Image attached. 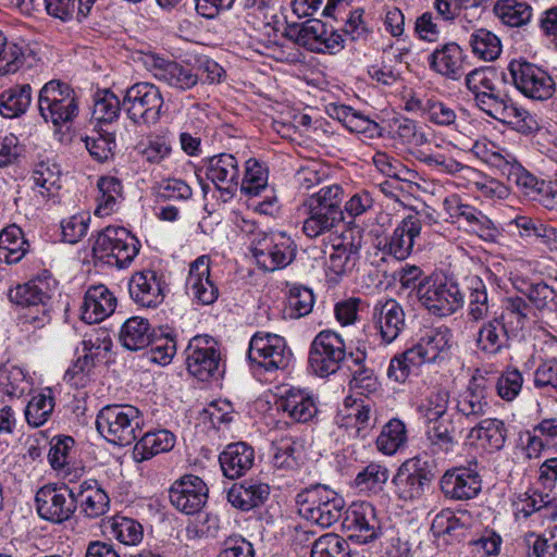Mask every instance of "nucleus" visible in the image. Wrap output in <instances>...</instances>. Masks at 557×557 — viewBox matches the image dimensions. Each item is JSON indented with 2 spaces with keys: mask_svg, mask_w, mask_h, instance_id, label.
Returning a JSON list of instances; mask_svg holds the SVG:
<instances>
[{
  "mask_svg": "<svg viewBox=\"0 0 557 557\" xmlns=\"http://www.w3.org/2000/svg\"><path fill=\"white\" fill-rule=\"evenodd\" d=\"M143 417L132 405H107L97 414L96 429L109 442L119 446L133 444L141 434Z\"/></svg>",
  "mask_w": 557,
  "mask_h": 557,
  "instance_id": "obj_1",
  "label": "nucleus"
},
{
  "mask_svg": "<svg viewBox=\"0 0 557 557\" xmlns=\"http://www.w3.org/2000/svg\"><path fill=\"white\" fill-rule=\"evenodd\" d=\"M311 557H350L349 544L337 534H324L313 542Z\"/></svg>",
  "mask_w": 557,
  "mask_h": 557,
  "instance_id": "obj_53",
  "label": "nucleus"
},
{
  "mask_svg": "<svg viewBox=\"0 0 557 557\" xmlns=\"http://www.w3.org/2000/svg\"><path fill=\"white\" fill-rule=\"evenodd\" d=\"M346 358V345L333 331L320 332L311 343L309 366L314 374L326 377L335 373Z\"/></svg>",
  "mask_w": 557,
  "mask_h": 557,
  "instance_id": "obj_10",
  "label": "nucleus"
},
{
  "mask_svg": "<svg viewBox=\"0 0 557 557\" xmlns=\"http://www.w3.org/2000/svg\"><path fill=\"white\" fill-rule=\"evenodd\" d=\"M451 333L447 327L430 330L419 342L423 346L426 360L436 362L444 359L451 347Z\"/></svg>",
  "mask_w": 557,
  "mask_h": 557,
  "instance_id": "obj_46",
  "label": "nucleus"
},
{
  "mask_svg": "<svg viewBox=\"0 0 557 557\" xmlns=\"http://www.w3.org/2000/svg\"><path fill=\"white\" fill-rule=\"evenodd\" d=\"M364 358L366 354L363 351H360V356L358 355L354 358V362L358 369L354 370L349 386L361 395H370L377 389L379 382L373 371L362 364Z\"/></svg>",
  "mask_w": 557,
  "mask_h": 557,
  "instance_id": "obj_58",
  "label": "nucleus"
},
{
  "mask_svg": "<svg viewBox=\"0 0 557 557\" xmlns=\"http://www.w3.org/2000/svg\"><path fill=\"white\" fill-rule=\"evenodd\" d=\"M219 461L227 479H238L252 468L255 449L245 442L231 443L220 454Z\"/></svg>",
  "mask_w": 557,
  "mask_h": 557,
  "instance_id": "obj_25",
  "label": "nucleus"
},
{
  "mask_svg": "<svg viewBox=\"0 0 557 557\" xmlns=\"http://www.w3.org/2000/svg\"><path fill=\"white\" fill-rule=\"evenodd\" d=\"M27 387L25 374L16 367L0 368V403L4 404L5 398L21 397Z\"/></svg>",
  "mask_w": 557,
  "mask_h": 557,
  "instance_id": "obj_50",
  "label": "nucleus"
},
{
  "mask_svg": "<svg viewBox=\"0 0 557 557\" xmlns=\"http://www.w3.org/2000/svg\"><path fill=\"white\" fill-rule=\"evenodd\" d=\"M447 392L433 394L424 414L429 423L428 437L431 444L445 453L451 451L456 444L455 425L451 414L447 412Z\"/></svg>",
  "mask_w": 557,
  "mask_h": 557,
  "instance_id": "obj_12",
  "label": "nucleus"
},
{
  "mask_svg": "<svg viewBox=\"0 0 557 557\" xmlns=\"http://www.w3.org/2000/svg\"><path fill=\"white\" fill-rule=\"evenodd\" d=\"M46 285L40 280H32L25 284L17 285L14 289L9 293L10 300L17 306L35 310L37 313H41V318L38 314L32 315L26 314L25 317L33 322H44L47 317V304L50 300V296L47 293Z\"/></svg>",
  "mask_w": 557,
  "mask_h": 557,
  "instance_id": "obj_21",
  "label": "nucleus"
},
{
  "mask_svg": "<svg viewBox=\"0 0 557 557\" xmlns=\"http://www.w3.org/2000/svg\"><path fill=\"white\" fill-rule=\"evenodd\" d=\"M210 259L207 256L197 258L189 268L186 282L187 293L201 305L213 304L219 295L218 287L210 278Z\"/></svg>",
  "mask_w": 557,
  "mask_h": 557,
  "instance_id": "obj_20",
  "label": "nucleus"
},
{
  "mask_svg": "<svg viewBox=\"0 0 557 557\" xmlns=\"http://www.w3.org/2000/svg\"><path fill=\"white\" fill-rule=\"evenodd\" d=\"M388 480V470L380 463L371 462L355 478V486L361 492H379Z\"/></svg>",
  "mask_w": 557,
  "mask_h": 557,
  "instance_id": "obj_55",
  "label": "nucleus"
},
{
  "mask_svg": "<svg viewBox=\"0 0 557 557\" xmlns=\"http://www.w3.org/2000/svg\"><path fill=\"white\" fill-rule=\"evenodd\" d=\"M522 382V375L518 370H507L497 380V393L503 399L512 400L521 391Z\"/></svg>",
  "mask_w": 557,
  "mask_h": 557,
  "instance_id": "obj_63",
  "label": "nucleus"
},
{
  "mask_svg": "<svg viewBox=\"0 0 557 557\" xmlns=\"http://www.w3.org/2000/svg\"><path fill=\"white\" fill-rule=\"evenodd\" d=\"M53 408L54 403L50 395L37 394L32 397L26 406V421L35 428L41 426L50 417Z\"/></svg>",
  "mask_w": 557,
  "mask_h": 557,
  "instance_id": "obj_57",
  "label": "nucleus"
},
{
  "mask_svg": "<svg viewBox=\"0 0 557 557\" xmlns=\"http://www.w3.org/2000/svg\"><path fill=\"white\" fill-rule=\"evenodd\" d=\"M278 407L287 412L292 419L301 423L311 420L318 411L313 399L300 391L287 392L286 396L281 399Z\"/></svg>",
  "mask_w": 557,
  "mask_h": 557,
  "instance_id": "obj_38",
  "label": "nucleus"
},
{
  "mask_svg": "<svg viewBox=\"0 0 557 557\" xmlns=\"http://www.w3.org/2000/svg\"><path fill=\"white\" fill-rule=\"evenodd\" d=\"M307 218L302 224V232L309 238H317L335 228L344 215L330 213L315 208H305Z\"/></svg>",
  "mask_w": 557,
  "mask_h": 557,
  "instance_id": "obj_42",
  "label": "nucleus"
},
{
  "mask_svg": "<svg viewBox=\"0 0 557 557\" xmlns=\"http://www.w3.org/2000/svg\"><path fill=\"white\" fill-rule=\"evenodd\" d=\"M344 190L341 185L333 184L321 187L319 191L309 196L302 203L304 208L321 209L330 213L344 215L342 202Z\"/></svg>",
  "mask_w": 557,
  "mask_h": 557,
  "instance_id": "obj_41",
  "label": "nucleus"
},
{
  "mask_svg": "<svg viewBox=\"0 0 557 557\" xmlns=\"http://www.w3.org/2000/svg\"><path fill=\"white\" fill-rule=\"evenodd\" d=\"M476 347L493 356L509 347L508 330L502 319L494 317L482 323L478 331Z\"/></svg>",
  "mask_w": 557,
  "mask_h": 557,
  "instance_id": "obj_32",
  "label": "nucleus"
},
{
  "mask_svg": "<svg viewBox=\"0 0 557 557\" xmlns=\"http://www.w3.org/2000/svg\"><path fill=\"white\" fill-rule=\"evenodd\" d=\"M292 357L285 339L272 333H257L249 343L248 359L267 371L284 369Z\"/></svg>",
  "mask_w": 557,
  "mask_h": 557,
  "instance_id": "obj_14",
  "label": "nucleus"
},
{
  "mask_svg": "<svg viewBox=\"0 0 557 557\" xmlns=\"http://www.w3.org/2000/svg\"><path fill=\"white\" fill-rule=\"evenodd\" d=\"M246 164V173L240 189L247 195L257 196L267 187V170L253 159H249Z\"/></svg>",
  "mask_w": 557,
  "mask_h": 557,
  "instance_id": "obj_60",
  "label": "nucleus"
},
{
  "mask_svg": "<svg viewBox=\"0 0 557 557\" xmlns=\"http://www.w3.org/2000/svg\"><path fill=\"white\" fill-rule=\"evenodd\" d=\"M314 305V295L312 289L302 285H294L289 288L287 306L289 317L299 319L308 315Z\"/></svg>",
  "mask_w": 557,
  "mask_h": 557,
  "instance_id": "obj_56",
  "label": "nucleus"
},
{
  "mask_svg": "<svg viewBox=\"0 0 557 557\" xmlns=\"http://www.w3.org/2000/svg\"><path fill=\"white\" fill-rule=\"evenodd\" d=\"M493 11L503 24L510 27L523 26L532 16V8L527 2L518 0H497Z\"/></svg>",
  "mask_w": 557,
  "mask_h": 557,
  "instance_id": "obj_40",
  "label": "nucleus"
},
{
  "mask_svg": "<svg viewBox=\"0 0 557 557\" xmlns=\"http://www.w3.org/2000/svg\"><path fill=\"white\" fill-rule=\"evenodd\" d=\"M440 487L446 498L469 500L481 492L482 480L475 470L458 467L447 470L442 475Z\"/></svg>",
  "mask_w": 557,
  "mask_h": 557,
  "instance_id": "obj_18",
  "label": "nucleus"
},
{
  "mask_svg": "<svg viewBox=\"0 0 557 557\" xmlns=\"http://www.w3.org/2000/svg\"><path fill=\"white\" fill-rule=\"evenodd\" d=\"M188 372L200 381H209L219 372L220 352L213 338L209 335H197L189 341L186 348Z\"/></svg>",
  "mask_w": 557,
  "mask_h": 557,
  "instance_id": "obj_15",
  "label": "nucleus"
},
{
  "mask_svg": "<svg viewBox=\"0 0 557 557\" xmlns=\"http://www.w3.org/2000/svg\"><path fill=\"white\" fill-rule=\"evenodd\" d=\"M474 101L478 108L488 116L511 126L521 134H530L536 127L532 115L523 108L517 107L498 85L481 96L479 94Z\"/></svg>",
  "mask_w": 557,
  "mask_h": 557,
  "instance_id": "obj_4",
  "label": "nucleus"
},
{
  "mask_svg": "<svg viewBox=\"0 0 557 557\" xmlns=\"http://www.w3.org/2000/svg\"><path fill=\"white\" fill-rule=\"evenodd\" d=\"M27 243L22 230L10 225L0 232V260L7 263H16L26 252Z\"/></svg>",
  "mask_w": 557,
  "mask_h": 557,
  "instance_id": "obj_43",
  "label": "nucleus"
},
{
  "mask_svg": "<svg viewBox=\"0 0 557 557\" xmlns=\"http://www.w3.org/2000/svg\"><path fill=\"white\" fill-rule=\"evenodd\" d=\"M123 108L120 99L109 89L96 92L94 97L92 119L101 124H111Z\"/></svg>",
  "mask_w": 557,
  "mask_h": 557,
  "instance_id": "obj_47",
  "label": "nucleus"
},
{
  "mask_svg": "<svg viewBox=\"0 0 557 557\" xmlns=\"http://www.w3.org/2000/svg\"><path fill=\"white\" fill-rule=\"evenodd\" d=\"M495 70L491 67L476 69L467 75L466 85L473 94L474 100H476L479 94L481 96L484 91L497 86V84H495Z\"/></svg>",
  "mask_w": 557,
  "mask_h": 557,
  "instance_id": "obj_61",
  "label": "nucleus"
},
{
  "mask_svg": "<svg viewBox=\"0 0 557 557\" xmlns=\"http://www.w3.org/2000/svg\"><path fill=\"white\" fill-rule=\"evenodd\" d=\"M140 243L122 226H107L97 233L92 255L108 264L120 269L128 267L139 253Z\"/></svg>",
  "mask_w": 557,
  "mask_h": 557,
  "instance_id": "obj_2",
  "label": "nucleus"
},
{
  "mask_svg": "<svg viewBox=\"0 0 557 557\" xmlns=\"http://www.w3.org/2000/svg\"><path fill=\"white\" fill-rule=\"evenodd\" d=\"M74 499L79 504L81 511L87 518H98L104 515L110 506V498L100 488L97 481H84L74 488Z\"/></svg>",
  "mask_w": 557,
  "mask_h": 557,
  "instance_id": "obj_27",
  "label": "nucleus"
},
{
  "mask_svg": "<svg viewBox=\"0 0 557 557\" xmlns=\"http://www.w3.org/2000/svg\"><path fill=\"white\" fill-rule=\"evenodd\" d=\"M119 341L131 351L148 347L152 342V331L148 320L141 317L127 319L121 327Z\"/></svg>",
  "mask_w": 557,
  "mask_h": 557,
  "instance_id": "obj_34",
  "label": "nucleus"
},
{
  "mask_svg": "<svg viewBox=\"0 0 557 557\" xmlns=\"http://www.w3.org/2000/svg\"><path fill=\"white\" fill-rule=\"evenodd\" d=\"M345 523L352 531L350 537L361 544L375 541L382 534L381 521L370 503L355 504L347 511Z\"/></svg>",
  "mask_w": 557,
  "mask_h": 557,
  "instance_id": "obj_19",
  "label": "nucleus"
},
{
  "mask_svg": "<svg viewBox=\"0 0 557 557\" xmlns=\"http://www.w3.org/2000/svg\"><path fill=\"white\" fill-rule=\"evenodd\" d=\"M164 100L160 89L150 83H137L126 89L123 109L134 124H156L161 115Z\"/></svg>",
  "mask_w": 557,
  "mask_h": 557,
  "instance_id": "obj_9",
  "label": "nucleus"
},
{
  "mask_svg": "<svg viewBox=\"0 0 557 557\" xmlns=\"http://www.w3.org/2000/svg\"><path fill=\"white\" fill-rule=\"evenodd\" d=\"M321 34H324V23L317 18L308 20L300 26L296 24L290 25L286 32V36L293 39L297 45L317 53L323 51V48L317 47V38Z\"/></svg>",
  "mask_w": 557,
  "mask_h": 557,
  "instance_id": "obj_44",
  "label": "nucleus"
},
{
  "mask_svg": "<svg viewBox=\"0 0 557 557\" xmlns=\"http://www.w3.org/2000/svg\"><path fill=\"white\" fill-rule=\"evenodd\" d=\"M258 267L274 272L289 265L297 253V245L285 233L258 232L250 246Z\"/></svg>",
  "mask_w": 557,
  "mask_h": 557,
  "instance_id": "obj_5",
  "label": "nucleus"
},
{
  "mask_svg": "<svg viewBox=\"0 0 557 557\" xmlns=\"http://www.w3.org/2000/svg\"><path fill=\"white\" fill-rule=\"evenodd\" d=\"M344 236L339 244L333 245V251L330 253L327 269L337 276H343L352 271L358 259L361 248L362 236L358 232V236H351L349 242Z\"/></svg>",
  "mask_w": 557,
  "mask_h": 557,
  "instance_id": "obj_28",
  "label": "nucleus"
},
{
  "mask_svg": "<svg viewBox=\"0 0 557 557\" xmlns=\"http://www.w3.org/2000/svg\"><path fill=\"white\" fill-rule=\"evenodd\" d=\"M423 111L432 123L441 126H450L457 119L455 110L440 101L429 100L423 107Z\"/></svg>",
  "mask_w": 557,
  "mask_h": 557,
  "instance_id": "obj_64",
  "label": "nucleus"
},
{
  "mask_svg": "<svg viewBox=\"0 0 557 557\" xmlns=\"http://www.w3.org/2000/svg\"><path fill=\"white\" fill-rule=\"evenodd\" d=\"M298 512L306 520L322 528H330L344 512L345 500L335 491L315 485L297 496Z\"/></svg>",
  "mask_w": 557,
  "mask_h": 557,
  "instance_id": "obj_3",
  "label": "nucleus"
},
{
  "mask_svg": "<svg viewBox=\"0 0 557 557\" xmlns=\"http://www.w3.org/2000/svg\"><path fill=\"white\" fill-rule=\"evenodd\" d=\"M495 160L498 161L497 166L502 169L504 175L507 176L509 183L515 184L521 193L533 199L543 193L545 186L544 181L537 180L533 174L527 171L519 163H510L499 153H494Z\"/></svg>",
  "mask_w": 557,
  "mask_h": 557,
  "instance_id": "obj_31",
  "label": "nucleus"
},
{
  "mask_svg": "<svg viewBox=\"0 0 557 557\" xmlns=\"http://www.w3.org/2000/svg\"><path fill=\"white\" fill-rule=\"evenodd\" d=\"M470 45L473 53L485 61L496 60L502 52L500 39L485 28L476 29L471 34Z\"/></svg>",
  "mask_w": 557,
  "mask_h": 557,
  "instance_id": "obj_49",
  "label": "nucleus"
},
{
  "mask_svg": "<svg viewBox=\"0 0 557 557\" xmlns=\"http://www.w3.org/2000/svg\"><path fill=\"white\" fill-rule=\"evenodd\" d=\"M420 233V220L416 215H408L395 227L385 248L397 260H405L412 252L416 238Z\"/></svg>",
  "mask_w": 557,
  "mask_h": 557,
  "instance_id": "obj_26",
  "label": "nucleus"
},
{
  "mask_svg": "<svg viewBox=\"0 0 557 557\" xmlns=\"http://www.w3.org/2000/svg\"><path fill=\"white\" fill-rule=\"evenodd\" d=\"M206 175L221 193L224 202L233 198L239 184L237 159L230 153H220L206 160Z\"/></svg>",
  "mask_w": 557,
  "mask_h": 557,
  "instance_id": "obj_17",
  "label": "nucleus"
},
{
  "mask_svg": "<svg viewBox=\"0 0 557 557\" xmlns=\"http://www.w3.org/2000/svg\"><path fill=\"white\" fill-rule=\"evenodd\" d=\"M138 438L139 441L134 447V455L139 461L148 460L160 453L169 451L175 444V436L168 430L141 433Z\"/></svg>",
  "mask_w": 557,
  "mask_h": 557,
  "instance_id": "obj_35",
  "label": "nucleus"
},
{
  "mask_svg": "<svg viewBox=\"0 0 557 557\" xmlns=\"http://www.w3.org/2000/svg\"><path fill=\"white\" fill-rule=\"evenodd\" d=\"M436 476L434 459L418 456L405 461L393 479L396 493L404 500L420 498Z\"/></svg>",
  "mask_w": 557,
  "mask_h": 557,
  "instance_id": "obj_8",
  "label": "nucleus"
},
{
  "mask_svg": "<svg viewBox=\"0 0 557 557\" xmlns=\"http://www.w3.org/2000/svg\"><path fill=\"white\" fill-rule=\"evenodd\" d=\"M115 308L116 298L107 286H90L81 307L82 319L89 324L98 323L112 314Z\"/></svg>",
  "mask_w": 557,
  "mask_h": 557,
  "instance_id": "obj_24",
  "label": "nucleus"
},
{
  "mask_svg": "<svg viewBox=\"0 0 557 557\" xmlns=\"http://www.w3.org/2000/svg\"><path fill=\"white\" fill-rule=\"evenodd\" d=\"M512 82L525 97L547 100L555 92V82L543 69L524 60H512L508 65Z\"/></svg>",
  "mask_w": 557,
  "mask_h": 557,
  "instance_id": "obj_11",
  "label": "nucleus"
},
{
  "mask_svg": "<svg viewBox=\"0 0 557 557\" xmlns=\"http://www.w3.org/2000/svg\"><path fill=\"white\" fill-rule=\"evenodd\" d=\"M468 289V317L471 321L479 322L488 317L490 305L485 283L479 276L467 278Z\"/></svg>",
  "mask_w": 557,
  "mask_h": 557,
  "instance_id": "obj_39",
  "label": "nucleus"
},
{
  "mask_svg": "<svg viewBox=\"0 0 557 557\" xmlns=\"http://www.w3.org/2000/svg\"><path fill=\"white\" fill-rule=\"evenodd\" d=\"M406 438L405 424L398 419H393L383 426L376 446L385 455H393L405 444Z\"/></svg>",
  "mask_w": 557,
  "mask_h": 557,
  "instance_id": "obj_52",
  "label": "nucleus"
},
{
  "mask_svg": "<svg viewBox=\"0 0 557 557\" xmlns=\"http://www.w3.org/2000/svg\"><path fill=\"white\" fill-rule=\"evenodd\" d=\"M469 437L481 440L491 449L499 450L505 444L506 429L498 419H484L471 429Z\"/></svg>",
  "mask_w": 557,
  "mask_h": 557,
  "instance_id": "obj_45",
  "label": "nucleus"
},
{
  "mask_svg": "<svg viewBox=\"0 0 557 557\" xmlns=\"http://www.w3.org/2000/svg\"><path fill=\"white\" fill-rule=\"evenodd\" d=\"M457 410L470 421L485 416L488 410L485 386L476 381L471 382L457 403Z\"/></svg>",
  "mask_w": 557,
  "mask_h": 557,
  "instance_id": "obj_37",
  "label": "nucleus"
},
{
  "mask_svg": "<svg viewBox=\"0 0 557 557\" xmlns=\"http://www.w3.org/2000/svg\"><path fill=\"white\" fill-rule=\"evenodd\" d=\"M517 289L540 310L546 308L557 298V292L543 281H522L521 284L517 286Z\"/></svg>",
  "mask_w": 557,
  "mask_h": 557,
  "instance_id": "obj_54",
  "label": "nucleus"
},
{
  "mask_svg": "<svg viewBox=\"0 0 557 557\" xmlns=\"http://www.w3.org/2000/svg\"><path fill=\"white\" fill-rule=\"evenodd\" d=\"M98 137H87L86 148L89 153L98 161H106L113 154V148L115 147V137L113 133L109 131H102Z\"/></svg>",
  "mask_w": 557,
  "mask_h": 557,
  "instance_id": "obj_62",
  "label": "nucleus"
},
{
  "mask_svg": "<svg viewBox=\"0 0 557 557\" xmlns=\"http://www.w3.org/2000/svg\"><path fill=\"white\" fill-rule=\"evenodd\" d=\"M372 318L385 344L394 342L405 329V312L395 299L379 301Z\"/></svg>",
  "mask_w": 557,
  "mask_h": 557,
  "instance_id": "obj_22",
  "label": "nucleus"
},
{
  "mask_svg": "<svg viewBox=\"0 0 557 557\" xmlns=\"http://www.w3.org/2000/svg\"><path fill=\"white\" fill-rule=\"evenodd\" d=\"M302 445L294 438H283L275 445L272 463L276 469L295 470L299 467Z\"/></svg>",
  "mask_w": 557,
  "mask_h": 557,
  "instance_id": "obj_48",
  "label": "nucleus"
},
{
  "mask_svg": "<svg viewBox=\"0 0 557 557\" xmlns=\"http://www.w3.org/2000/svg\"><path fill=\"white\" fill-rule=\"evenodd\" d=\"M38 108L46 122L55 127L70 123L78 113L74 90L65 83L52 79L39 92Z\"/></svg>",
  "mask_w": 557,
  "mask_h": 557,
  "instance_id": "obj_7",
  "label": "nucleus"
},
{
  "mask_svg": "<svg viewBox=\"0 0 557 557\" xmlns=\"http://www.w3.org/2000/svg\"><path fill=\"white\" fill-rule=\"evenodd\" d=\"M417 297L431 313L447 317L463 304L465 295L457 283L447 277H425L418 283Z\"/></svg>",
  "mask_w": 557,
  "mask_h": 557,
  "instance_id": "obj_6",
  "label": "nucleus"
},
{
  "mask_svg": "<svg viewBox=\"0 0 557 557\" xmlns=\"http://www.w3.org/2000/svg\"><path fill=\"white\" fill-rule=\"evenodd\" d=\"M532 308L522 297H507L504 299L503 311L497 317L505 325L513 329H523L529 321Z\"/></svg>",
  "mask_w": 557,
  "mask_h": 557,
  "instance_id": "obj_51",
  "label": "nucleus"
},
{
  "mask_svg": "<svg viewBox=\"0 0 557 557\" xmlns=\"http://www.w3.org/2000/svg\"><path fill=\"white\" fill-rule=\"evenodd\" d=\"M98 207L95 211L96 214H109L115 205L116 198L121 196L122 186L117 178L109 176L101 177L98 181Z\"/></svg>",
  "mask_w": 557,
  "mask_h": 557,
  "instance_id": "obj_59",
  "label": "nucleus"
},
{
  "mask_svg": "<svg viewBox=\"0 0 557 557\" xmlns=\"http://www.w3.org/2000/svg\"><path fill=\"white\" fill-rule=\"evenodd\" d=\"M430 67L438 74L458 79L462 74L463 52L456 42H448L434 50L430 58Z\"/></svg>",
  "mask_w": 557,
  "mask_h": 557,
  "instance_id": "obj_29",
  "label": "nucleus"
},
{
  "mask_svg": "<svg viewBox=\"0 0 557 557\" xmlns=\"http://www.w3.org/2000/svg\"><path fill=\"white\" fill-rule=\"evenodd\" d=\"M169 498L177 510L194 515L207 503L208 487L199 476L185 475L173 483L169 490Z\"/></svg>",
  "mask_w": 557,
  "mask_h": 557,
  "instance_id": "obj_16",
  "label": "nucleus"
},
{
  "mask_svg": "<svg viewBox=\"0 0 557 557\" xmlns=\"http://www.w3.org/2000/svg\"><path fill=\"white\" fill-rule=\"evenodd\" d=\"M154 77L180 90L193 88L198 83V75L187 66L174 61H160L154 65Z\"/></svg>",
  "mask_w": 557,
  "mask_h": 557,
  "instance_id": "obj_33",
  "label": "nucleus"
},
{
  "mask_svg": "<svg viewBox=\"0 0 557 557\" xmlns=\"http://www.w3.org/2000/svg\"><path fill=\"white\" fill-rule=\"evenodd\" d=\"M270 487L268 484L252 481H245L235 484L227 493V500L233 507L244 511L262 506L269 498Z\"/></svg>",
  "mask_w": 557,
  "mask_h": 557,
  "instance_id": "obj_30",
  "label": "nucleus"
},
{
  "mask_svg": "<svg viewBox=\"0 0 557 557\" xmlns=\"http://www.w3.org/2000/svg\"><path fill=\"white\" fill-rule=\"evenodd\" d=\"M128 292L135 304L143 308H156L164 299L158 275L151 270L134 273L128 283Z\"/></svg>",
  "mask_w": 557,
  "mask_h": 557,
  "instance_id": "obj_23",
  "label": "nucleus"
},
{
  "mask_svg": "<svg viewBox=\"0 0 557 557\" xmlns=\"http://www.w3.org/2000/svg\"><path fill=\"white\" fill-rule=\"evenodd\" d=\"M30 102L29 84L13 86L0 94V114L7 119L18 117L26 112Z\"/></svg>",
  "mask_w": 557,
  "mask_h": 557,
  "instance_id": "obj_36",
  "label": "nucleus"
},
{
  "mask_svg": "<svg viewBox=\"0 0 557 557\" xmlns=\"http://www.w3.org/2000/svg\"><path fill=\"white\" fill-rule=\"evenodd\" d=\"M35 503L40 518L53 523L69 520L76 510L74 488L65 484H48L40 487L36 493Z\"/></svg>",
  "mask_w": 557,
  "mask_h": 557,
  "instance_id": "obj_13",
  "label": "nucleus"
}]
</instances>
